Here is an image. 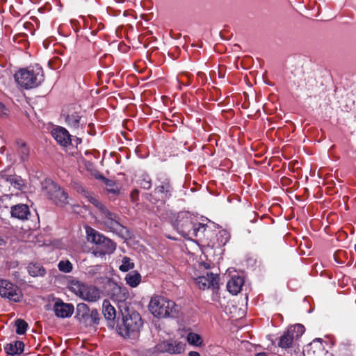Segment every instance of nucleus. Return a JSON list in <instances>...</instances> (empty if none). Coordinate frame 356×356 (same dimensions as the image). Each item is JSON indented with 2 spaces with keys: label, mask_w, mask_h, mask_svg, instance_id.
<instances>
[{
  "label": "nucleus",
  "mask_w": 356,
  "mask_h": 356,
  "mask_svg": "<svg viewBox=\"0 0 356 356\" xmlns=\"http://www.w3.org/2000/svg\"><path fill=\"white\" fill-rule=\"evenodd\" d=\"M149 308L152 314L159 318L175 317L179 310L173 301L160 296L152 298Z\"/></svg>",
  "instance_id": "nucleus-1"
},
{
  "label": "nucleus",
  "mask_w": 356,
  "mask_h": 356,
  "mask_svg": "<svg viewBox=\"0 0 356 356\" xmlns=\"http://www.w3.org/2000/svg\"><path fill=\"white\" fill-rule=\"evenodd\" d=\"M15 79L22 88L26 89L35 88L44 80L43 70L39 67L22 69L15 73Z\"/></svg>",
  "instance_id": "nucleus-2"
},
{
  "label": "nucleus",
  "mask_w": 356,
  "mask_h": 356,
  "mask_svg": "<svg viewBox=\"0 0 356 356\" xmlns=\"http://www.w3.org/2000/svg\"><path fill=\"white\" fill-rule=\"evenodd\" d=\"M86 234L88 241L97 245L96 250L93 251L95 257L110 254L115 251V244L95 229L88 227Z\"/></svg>",
  "instance_id": "nucleus-3"
},
{
  "label": "nucleus",
  "mask_w": 356,
  "mask_h": 356,
  "mask_svg": "<svg viewBox=\"0 0 356 356\" xmlns=\"http://www.w3.org/2000/svg\"><path fill=\"white\" fill-rule=\"evenodd\" d=\"M142 325L143 321L139 313L131 312L123 317L122 323L118 325L117 331L123 337H135Z\"/></svg>",
  "instance_id": "nucleus-4"
},
{
  "label": "nucleus",
  "mask_w": 356,
  "mask_h": 356,
  "mask_svg": "<svg viewBox=\"0 0 356 356\" xmlns=\"http://www.w3.org/2000/svg\"><path fill=\"white\" fill-rule=\"evenodd\" d=\"M70 288L76 296L88 302H96L101 296V292L98 288L79 281L73 282Z\"/></svg>",
  "instance_id": "nucleus-5"
},
{
  "label": "nucleus",
  "mask_w": 356,
  "mask_h": 356,
  "mask_svg": "<svg viewBox=\"0 0 356 356\" xmlns=\"http://www.w3.org/2000/svg\"><path fill=\"white\" fill-rule=\"evenodd\" d=\"M100 222L106 229L111 232L118 231L122 227L119 216L111 212L106 207L101 208Z\"/></svg>",
  "instance_id": "nucleus-6"
},
{
  "label": "nucleus",
  "mask_w": 356,
  "mask_h": 356,
  "mask_svg": "<svg viewBox=\"0 0 356 356\" xmlns=\"http://www.w3.org/2000/svg\"><path fill=\"white\" fill-rule=\"evenodd\" d=\"M0 296L14 302H19L22 298L19 288L6 280H0Z\"/></svg>",
  "instance_id": "nucleus-7"
},
{
  "label": "nucleus",
  "mask_w": 356,
  "mask_h": 356,
  "mask_svg": "<svg viewBox=\"0 0 356 356\" xmlns=\"http://www.w3.org/2000/svg\"><path fill=\"white\" fill-rule=\"evenodd\" d=\"M51 133L53 138L60 145L67 147L71 144L72 136L65 128L57 126L53 128Z\"/></svg>",
  "instance_id": "nucleus-8"
},
{
  "label": "nucleus",
  "mask_w": 356,
  "mask_h": 356,
  "mask_svg": "<svg viewBox=\"0 0 356 356\" xmlns=\"http://www.w3.org/2000/svg\"><path fill=\"white\" fill-rule=\"evenodd\" d=\"M74 307L72 304L65 303L61 300H57L54 305L55 315L58 318H68L72 316Z\"/></svg>",
  "instance_id": "nucleus-9"
},
{
  "label": "nucleus",
  "mask_w": 356,
  "mask_h": 356,
  "mask_svg": "<svg viewBox=\"0 0 356 356\" xmlns=\"http://www.w3.org/2000/svg\"><path fill=\"white\" fill-rule=\"evenodd\" d=\"M42 191L43 194L47 196L49 200H52V197L55 195L56 193L63 195V189L51 179H45L42 182Z\"/></svg>",
  "instance_id": "nucleus-10"
},
{
  "label": "nucleus",
  "mask_w": 356,
  "mask_h": 356,
  "mask_svg": "<svg viewBox=\"0 0 356 356\" xmlns=\"http://www.w3.org/2000/svg\"><path fill=\"white\" fill-rule=\"evenodd\" d=\"M81 115L80 111H76L75 108L73 111H69L68 113L65 117V122L68 127L74 130H79L81 128L84 124V122L81 120Z\"/></svg>",
  "instance_id": "nucleus-11"
},
{
  "label": "nucleus",
  "mask_w": 356,
  "mask_h": 356,
  "mask_svg": "<svg viewBox=\"0 0 356 356\" xmlns=\"http://www.w3.org/2000/svg\"><path fill=\"white\" fill-rule=\"evenodd\" d=\"M218 275L213 273H207L206 276H200L196 279V284L200 289H205L212 286L216 289L218 286Z\"/></svg>",
  "instance_id": "nucleus-12"
},
{
  "label": "nucleus",
  "mask_w": 356,
  "mask_h": 356,
  "mask_svg": "<svg viewBox=\"0 0 356 356\" xmlns=\"http://www.w3.org/2000/svg\"><path fill=\"white\" fill-rule=\"evenodd\" d=\"M161 346V350L170 354H180L184 350L185 344L176 341H164Z\"/></svg>",
  "instance_id": "nucleus-13"
},
{
  "label": "nucleus",
  "mask_w": 356,
  "mask_h": 356,
  "mask_svg": "<svg viewBox=\"0 0 356 356\" xmlns=\"http://www.w3.org/2000/svg\"><path fill=\"white\" fill-rule=\"evenodd\" d=\"M182 217L181 218L180 216H178V219L177 220V229L178 232L184 236H188L190 233V229H192V221L190 217L187 216Z\"/></svg>",
  "instance_id": "nucleus-14"
},
{
  "label": "nucleus",
  "mask_w": 356,
  "mask_h": 356,
  "mask_svg": "<svg viewBox=\"0 0 356 356\" xmlns=\"http://www.w3.org/2000/svg\"><path fill=\"white\" fill-rule=\"evenodd\" d=\"M172 186L168 179H165L161 184L154 189V193L158 195V198L164 200L171 195Z\"/></svg>",
  "instance_id": "nucleus-15"
},
{
  "label": "nucleus",
  "mask_w": 356,
  "mask_h": 356,
  "mask_svg": "<svg viewBox=\"0 0 356 356\" xmlns=\"http://www.w3.org/2000/svg\"><path fill=\"white\" fill-rule=\"evenodd\" d=\"M244 280L241 276H234L227 282V288L229 293L233 295L238 294L242 289Z\"/></svg>",
  "instance_id": "nucleus-16"
},
{
  "label": "nucleus",
  "mask_w": 356,
  "mask_h": 356,
  "mask_svg": "<svg viewBox=\"0 0 356 356\" xmlns=\"http://www.w3.org/2000/svg\"><path fill=\"white\" fill-rule=\"evenodd\" d=\"M11 215L13 217L24 220L28 218L30 211L26 204H19L11 207Z\"/></svg>",
  "instance_id": "nucleus-17"
},
{
  "label": "nucleus",
  "mask_w": 356,
  "mask_h": 356,
  "mask_svg": "<svg viewBox=\"0 0 356 356\" xmlns=\"http://www.w3.org/2000/svg\"><path fill=\"white\" fill-rule=\"evenodd\" d=\"M24 344L21 341H15L6 345L4 349L10 355H19L23 353Z\"/></svg>",
  "instance_id": "nucleus-18"
},
{
  "label": "nucleus",
  "mask_w": 356,
  "mask_h": 356,
  "mask_svg": "<svg viewBox=\"0 0 356 356\" xmlns=\"http://www.w3.org/2000/svg\"><path fill=\"white\" fill-rule=\"evenodd\" d=\"M90 310L88 306L85 303H79L76 306V318L80 323L85 324L87 319H88Z\"/></svg>",
  "instance_id": "nucleus-19"
},
{
  "label": "nucleus",
  "mask_w": 356,
  "mask_h": 356,
  "mask_svg": "<svg viewBox=\"0 0 356 356\" xmlns=\"http://www.w3.org/2000/svg\"><path fill=\"white\" fill-rule=\"evenodd\" d=\"M16 145L17 152L21 161H26L29 159L30 153L29 148L27 147L26 144L22 140H18L16 141Z\"/></svg>",
  "instance_id": "nucleus-20"
},
{
  "label": "nucleus",
  "mask_w": 356,
  "mask_h": 356,
  "mask_svg": "<svg viewBox=\"0 0 356 356\" xmlns=\"http://www.w3.org/2000/svg\"><path fill=\"white\" fill-rule=\"evenodd\" d=\"M102 306V312L104 317L108 320H113L115 318L116 312L114 307L111 305L110 301L104 300Z\"/></svg>",
  "instance_id": "nucleus-21"
},
{
  "label": "nucleus",
  "mask_w": 356,
  "mask_h": 356,
  "mask_svg": "<svg viewBox=\"0 0 356 356\" xmlns=\"http://www.w3.org/2000/svg\"><path fill=\"white\" fill-rule=\"evenodd\" d=\"M28 272L33 277L44 276L46 270L44 267L38 263H31L28 266Z\"/></svg>",
  "instance_id": "nucleus-22"
},
{
  "label": "nucleus",
  "mask_w": 356,
  "mask_h": 356,
  "mask_svg": "<svg viewBox=\"0 0 356 356\" xmlns=\"http://www.w3.org/2000/svg\"><path fill=\"white\" fill-rule=\"evenodd\" d=\"M125 280L130 286L136 287L141 281V275L136 270L131 271L126 275Z\"/></svg>",
  "instance_id": "nucleus-23"
},
{
  "label": "nucleus",
  "mask_w": 356,
  "mask_h": 356,
  "mask_svg": "<svg viewBox=\"0 0 356 356\" xmlns=\"http://www.w3.org/2000/svg\"><path fill=\"white\" fill-rule=\"evenodd\" d=\"M294 340L293 337L286 330L281 336L278 346L282 348H289Z\"/></svg>",
  "instance_id": "nucleus-24"
},
{
  "label": "nucleus",
  "mask_w": 356,
  "mask_h": 356,
  "mask_svg": "<svg viewBox=\"0 0 356 356\" xmlns=\"http://www.w3.org/2000/svg\"><path fill=\"white\" fill-rule=\"evenodd\" d=\"M8 181L14 188L22 190L25 186V182L21 177L17 175H10L6 177Z\"/></svg>",
  "instance_id": "nucleus-25"
},
{
  "label": "nucleus",
  "mask_w": 356,
  "mask_h": 356,
  "mask_svg": "<svg viewBox=\"0 0 356 356\" xmlns=\"http://www.w3.org/2000/svg\"><path fill=\"white\" fill-rule=\"evenodd\" d=\"M287 331L293 337L294 339H298L305 332V327L301 324H296L289 327Z\"/></svg>",
  "instance_id": "nucleus-26"
},
{
  "label": "nucleus",
  "mask_w": 356,
  "mask_h": 356,
  "mask_svg": "<svg viewBox=\"0 0 356 356\" xmlns=\"http://www.w3.org/2000/svg\"><path fill=\"white\" fill-rule=\"evenodd\" d=\"M206 227V225L200 222L193 223L188 236L197 237L199 234H203L205 232Z\"/></svg>",
  "instance_id": "nucleus-27"
},
{
  "label": "nucleus",
  "mask_w": 356,
  "mask_h": 356,
  "mask_svg": "<svg viewBox=\"0 0 356 356\" xmlns=\"http://www.w3.org/2000/svg\"><path fill=\"white\" fill-rule=\"evenodd\" d=\"M64 196L63 197V195L59 194L58 193H56L55 195L52 197V201L57 205L60 207H64L67 204H68V194L63 190Z\"/></svg>",
  "instance_id": "nucleus-28"
},
{
  "label": "nucleus",
  "mask_w": 356,
  "mask_h": 356,
  "mask_svg": "<svg viewBox=\"0 0 356 356\" xmlns=\"http://www.w3.org/2000/svg\"><path fill=\"white\" fill-rule=\"evenodd\" d=\"M58 268L63 273H69L72 271L73 265L67 259L60 260L58 264Z\"/></svg>",
  "instance_id": "nucleus-29"
},
{
  "label": "nucleus",
  "mask_w": 356,
  "mask_h": 356,
  "mask_svg": "<svg viewBox=\"0 0 356 356\" xmlns=\"http://www.w3.org/2000/svg\"><path fill=\"white\" fill-rule=\"evenodd\" d=\"M99 313L97 309H92L89 314L88 319L85 323V325L91 326L99 323Z\"/></svg>",
  "instance_id": "nucleus-30"
},
{
  "label": "nucleus",
  "mask_w": 356,
  "mask_h": 356,
  "mask_svg": "<svg viewBox=\"0 0 356 356\" xmlns=\"http://www.w3.org/2000/svg\"><path fill=\"white\" fill-rule=\"evenodd\" d=\"M137 183L140 185V186L144 189H149L152 186V181L149 176L148 175L143 174L137 180Z\"/></svg>",
  "instance_id": "nucleus-31"
},
{
  "label": "nucleus",
  "mask_w": 356,
  "mask_h": 356,
  "mask_svg": "<svg viewBox=\"0 0 356 356\" xmlns=\"http://www.w3.org/2000/svg\"><path fill=\"white\" fill-rule=\"evenodd\" d=\"M134 268V263L131 261L130 258L124 257L122 259V264L120 266L119 269L122 272H127Z\"/></svg>",
  "instance_id": "nucleus-32"
},
{
  "label": "nucleus",
  "mask_w": 356,
  "mask_h": 356,
  "mask_svg": "<svg viewBox=\"0 0 356 356\" xmlns=\"http://www.w3.org/2000/svg\"><path fill=\"white\" fill-rule=\"evenodd\" d=\"M187 340L189 343L195 346H199L202 343L201 337L199 334L193 332H191L188 334Z\"/></svg>",
  "instance_id": "nucleus-33"
},
{
  "label": "nucleus",
  "mask_w": 356,
  "mask_h": 356,
  "mask_svg": "<svg viewBox=\"0 0 356 356\" xmlns=\"http://www.w3.org/2000/svg\"><path fill=\"white\" fill-rule=\"evenodd\" d=\"M15 325L17 327L16 332L18 334H24L28 327V324L24 320L22 319L17 320L15 322Z\"/></svg>",
  "instance_id": "nucleus-34"
},
{
  "label": "nucleus",
  "mask_w": 356,
  "mask_h": 356,
  "mask_svg": "<svg viewBox=\"0 0 356 356\" xmlns=\"http://www.w3.org/2000/svg\"><path fill=\"white\" fill-rule=\"evenodd\" d=\"M102 268L101 265L90 266L86 268V273L90 277H94L101 271Z\"/></svg>",
  "instance_id": "nucleus-35"
},
{
  "label": "nucleus",
  "mask_w": 356,
  "mask_h": 356,
  "mask_svg": "<svg viewBox=\"0 0 356 356\" xmlns=\"http://www.w3.org/2000/svg\"><path fill=\"white\" fill-rule=\"evenodd\" d=\"M87 197L88 198L90 202H91L92 204L95 205L97 207V209L99 210V212L101 211L102 207H105L100 202H99V200H97L94 197L88 195L87 196Z\"/></svg>",
  "instance_id": "nucleus-36"
},
{
  "label": "nucleus",
  "mask_w": 356,
  "mask_h": 356,
  "mask_svg": "<svg viewBox=\"0 0 356 356\" xmlns=\"http://www.w3.org/2000/svg\"><path fill=\"white\" fill-rule=\"evenodd\" d=\"M8 115V109L4 104L0 102V115L4 116Z\"/></svg>",
  "instance_id": "nucleus-37"
},
{
  "label": "nucleus",
  "mask_w": 356,
  "mask_h": 356,
  "mask_svg": "<svg viewBox=\"0 0 356 356\" xmlns=\"http://www.w3.org/2000/svg\"><path fill=\"white\" fill-rule=\"evenodd\" d=\"M138 193H139L138 190H137V189L134 190L131 193L132 199H135L136 197H138Z\"/></svg>",
  "instance_id": "nucleus-38"
},
{
  "label": "nucleus",
  "mask_w": 356,
  "mask_h": 356,
  "mask_svg": "<svg viewBox=\"0 0 356 356\" xmlns=\"http://www.w3.org/2000/svg\"><path fill=\"white\" fill-rule=\"evenodd\" d=\"M189 356H200V353L197 351H191L188 353Z\"/></svg>",
  "instance_id": "nucleus-39"
},
{
  "label": "nucleus",
  "mask_w": 356,
  "mask_h": 356,
  "mask_svg": "<svg viewBox=\"0 0 356 356\" xmlns=\"http://www.w3.org/2000/svg\"><path fill=\"white\" fill-rule=\"evenodd\" d=\"M56 61H60V59L58 58H54V60L52 61H49V65L51 67H54L53 66H51L52 65V63L53 62H56Z\"/></svg>",
  "instance_id": "nucleus-40"
},
{
  "label": "nucleus",
  "mask_w": 356,
  "mask_h": 356,
  "mask_svg": "<svg viewBox=\"0 0 356 356\" xmlns=\"http://www.w3.org/2000/svg\"><path fill=\"white\" fill-rule=\"evenodd\" d=\"M6 244V241L0 237V246L4 245Z\"/></svg>",
  "instance_id": "nucleus-41"
},
{
  "label": "nucleus",
  "mask_w": 356,
  "mask_h": 356,
  "mask_svg": "<svg viewBox=\"0 0 356 356\" xmlns=\"http://www.w3.org/2000/svg\"><path fill=\"white\" fill-rule=\"evenodd\" d=\"M256 356H268L267 354L264 352L259 353L256 355Z\"/></svg>",
  "instance_id": "nucleus-42"
},
{
  "label": "nucleus",
  "mask_w": 356,
  "mask_h": 356,
  "mask_svg": "<svg viewBox=\"0 0 356 356\" xmlns=\"http://www.w3.org/2000/svg\"><path fill=\"white\" fill-rule=\"evenodd\" d=\"M75 141H76V144H80L81 143V139L80 138L76 137Z\"/></svg>",
  "instance_id": "nucleus-43"
}]
</instances>
